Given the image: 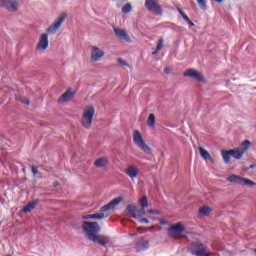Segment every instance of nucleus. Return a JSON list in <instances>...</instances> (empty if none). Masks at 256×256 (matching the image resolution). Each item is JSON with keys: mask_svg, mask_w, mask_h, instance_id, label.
I'll return each instance as SVG.
<instances>
[{"mask_svg": "<svg viewBox=\"0 0 256 256\" xmlns=\"http://www.w3.org/2000/svg\"><path fill=\"white\" fill-rule=\"evenodd\" d=\"M249 147H251V141L245 140L244 142H242L240 149L242 151H244V153H245V151H247V149H249Z\"/></svg>", "mask_w": 256, "mask_h": 256, "instance_id": "28", "label": "nucleus"}, {"mask_svg": "<svg viewBox=\"0 0 256 256\" xmlns=\"http://www.w3.org/2000/svg\"><path fill=\"white\" fill-rule=\"evenodd\" d=\"M216 3H223L224 0H214Z\"/></svg>", "mask_w": 256, "mask_h": 256, "instance_id": "44", "label": "nucleus"}, {"mask_svg": "<svg viewBox=\"0 0 256 256\" xmlns=\"http://www.w3.org/2000/svg\"><path fill=\"white\" fill-rule=\"evenodd\" d=\"M181 233H185V226L181 223H177L168 229V234L172 239H179Z\"/></svg>", "mask_w": 256, "mask_h": 256, "instance_id": "7", "label": "nucleus"}, {"mask_svg": "<svg viewBox=\"0 0 256 256\" xmlns=\"http://www.w3.org/2000/svg\"><path fill=\"white\" fill-rule=\"evenodd\" d=\"M118 63L121 64V65H123L124 67H127V65H129V64H127V62H125V60H123V59H118Z\"/></svg>", "mask_w": 256, "mask_h": 256, "instance_id": "33", "label": "nucleus"}, {"mask_svg": "<svg viewBox=\"0 0 256 256\" xmlns=\"http://www.w3.org/2000/svg\"><path fill=\"white\" fill-rule=\"evenodd\" d=\"M82 229L84 235L89 241H92V243H97L98 245H102V247L111 243V238H109V236L98 234L99 231H101V227L97 222L84 221L82 223Z\"/></svg>", "mask_w": 256, "mask_h": 256, "instance_id": "1", "label": "nucleus"}, {"mask_svg": "<svg viewBox=\"0 0 256 256\" xmlns=\"http://www.w3.org/2000/svg\"><path fill=\"white\" fill-rule=\"evenodd\" d=\"M69 99H73V92L71 89L67 90L59 99L60 103H63L65 101H69Z\"/></svg>", "mask_w": 256, "mask_h": 256, "instance_id": "20", "label": "nucleus"}, {"mask_svg": "<svg viewBox=\"0 0 256 256\" xmlns=\"http://www.w3.org/2000/svg\"><path fill=\"white\" fill-rule=\"evenodd\" d=\"M49 47V34L44 33L40 37V41L37 45L38 51H45Z\"/></svg>", "mask_w": 256, "mask_h": 256, "instance_id": "14", "label": "nucleus"}, {"mask_svg": "<svg viewBox=\"0 0 256 256\" xmlns=\"http://www.w3.org/2000/svg\"><path fill=\"white\" fill-rule=\"evenodd\" d=\"M230 153L234 159H241V157H243V155H245L244 150H242L240 148L232 149V150H230Z\"/></svg>", "mask_w": 256, "mask_h": 256, "instance_id": "19", "label": "nucleus"}, {"mask_svg": "<svg viewBox=\"0 0 256 256\" xmlns=\"http://www.w3.org/2000/svg\"><path fill=\"white\" fill-rule=\"evenodd\" d=\"M256 165L255 164H251L247 169L246 171H249V169H255Z\"/></svg>", "mask_w": 256, "mask_h": 256, "instance_id": "41", "label": "nucleus"}, {"mask_svg": "<svg viewBox=\"0 0 256 256\" xmlns=\"http://www.w3.org/2000/svg\"><path fill=\"white\" fill-rule=\"evenodd\" d=\"M184 77H192V79H196V81H203V75L195 69L188 70L184 73Z\"/></svg>", "mask_w": 256, "mask_h": 256, "instance_id": "15", "label": "nucleus"}, {"mask_svg": "<svg viewBox=\"0 0 256 256\" xmlns=\"http://www.w3.org/2000/svg\"><path fill=\"white\" fill-rule=\"evenodd\" d=\"M95 115V108L93 107H87L82 116V125L85 127V129H89L91 125H93V117Z\"/></svg>", "mask_w": 256, "mask_h": 256, "instance_id": "4", "label": "nucleus"}, {"mask_svg": "<svg viewBox=\"0 0 256 256\" xmlns=\"http://www.w3.org/2000/svg\"><path fill=\"white\" fill-rule=\"evenodd\" d=\"M32 173L33 175H37L39 173V170L37 169V167L35 166L32 167Z\"/></svg>", "mask_w": 256, "mask_h": 256, "instance_id": "34", "label": "nucleus"}, {"mask_svg": "<svg viewBox=\"0 0 256 256\" xmlns=\"http://www.w3.org/2000/svg\"><path fill=\"white\" fill-rule=\"evenodd\" d=\"M227 181L229 183H233L234 185H245L246 187H253L255 185V182L248 178H243L239 175L231 174L228 178Z\"/></svg>", "mask_w": 256, "mask_h": 256, "instance_id": "5", "label": "nucleus"}, {"mask_svg": "<svg viewBox=\"0 0 256 256\" xmlns=\"http://www.w3.org/2000/svg\"><path fill=\"white\" fill-rule=\"evenodd\" d=\"M156 49L157 51L163 49V38L159 39Z\"/></svg>", "mask_w": 256, "mask_h": 256, "instance_id": "32", "label": "nucleus"}, {"mask_svg": "<svg viewBox=\"0 0 256 256\" xmlns=\"http://www.w3.org/2000/svg\"><path fill=\"white\" fill-rule=\"evenodd\" d=\"M65 19H67V13L63 12L58 16V18L47 28V33L49 35H55L58 29H61V25L65 23Z\"/></svg>", "mask_w": 256, "mask_h": 256, "instance_id": "3", "label": "nucleus"}, {"mask_svg": "<svg viewBox=\"0 0 256 256\" xmlns=\"http://www.w3.org/2000/svg\"><path fill=\"white\" fill-rule=\"evenodd\" d=\"M177 11H178V13H180L181 16L185 14V12H183V10L181 8H177Z\"/></svg>", "mask_w": 256, "mask_h": 256, "instance_id": "42", "label": "nucleus"}, {"mask_svg": "<svg viewBox=\"0 0 256 256\" xmlns=\"http://www.w3.org/2000/svg\"><path fill=\"white\" fill-rule=\"evenodd\" d=\"M1 7L7 9V11H17L19 9V2L17 0H1L0 1Z\"/></svg>", "mask_w": 256, "mask_h": 256, "instance_id": "10", "label": "nucleus"}, {"mask_svg": "<svg viewBox=\"0 0 256 256\" xmlns=\"http://www.w3.org/2000/svg\"><path fill=\"white\" fill-rule=\"evenodd\" d=\"M126 175L130 177V179H137L139 175V170L135 166H128V168L125 170Z\"/></svg>", "mask_w": 256, "mask_h": 256, "instance_id": "17", "label": "nucleus"}, {"mask_svg": "<svg viewBox=\"0 0 256 256\" xmlns=\"http://www.w3.org/2000/svg\"><path fill=\"white\" fill-rule=\"evenodd\" d=\"M83 219H105V214L103 212L95 213V214H88V215L83 216Z\"/></svg>", "mask_w": 256, "mask_h": 256, "instance_id": "22", "label": "nucleus"}, {"mask_svg": "<svg viewBox=\"0 0 256 256\" xmlns=\"http://www.w3.org/2000/svg\"><path fill=\"white\" fill-rule=\"evenodd\" d=\"M201 9H207V2L205 0H196Z\"/></svg>", "mask_w": 256, "mask_h": 256, "instance_id": "30", "label": "nucleus"}, {"mask_svg": "<svg viewBox=\"0 0 256 256\" xmlns=\"http://www.w3.org/2000/svg\"><path fill=\"white\" fill-rule=\"evenodd\" d=\"M221 155L224 163L226 164L231 163V157H232L231 150L222 151Z\"/></svg>", "mask_w": 256, "mask_h": 256, "instance_id": "21", "label": "nucleus"}, {"mask_svg": "<svg viewBox=\"0 0 256 256\" xmlns=\"http://www.w3.org/2000/svg\"><path fill=\"white\" fill-rule=\"evenodd\" d=\"M123 201V197H118L116 199H113L108 204L101 207L102 213H107V211H115V207L119 205Z\"/></svg>", "mask_w": 256, "mask_h": 256, "instance_id": "11", "label": "nucleus"}, {"mask_svg": "<svg viewBox=\"0 0 256 256\" xmlns=\"http://www.w3.org/2000/svg\"><path fill=\"white\" fill-rule=\"evenodd\" d=\"M140 205H141V207H143V208L149 207V203H148V201H147V196H143V197L140 199Z\"/></svg>", "mask_w": 256, "mask_h": 256, "instance_id": "29", "label": "nucleus"}, {"mask_svg": "<svg viewBox=\"0 0 256 256\" xmlns=\"http://www.w3.org/2000/svg\"><path fill=\"white\" fill-rule=\"evenodd\" d=\"M148 127H155V114H150L147 121Z\"/></svg>", "mask_w": 256, "mask_h": 256, "instance_id": "27", "label": "nucleus"}, {"mask_svg": "<svg viewBox=\"0 0 256 256\" xmlns=\"http://www.w3.org/2000/svg\"><path fill=\"white\" fill-rule=\"evenodd\" d=\"M186 23H188V25H190V27H195V23H193L190 19H188L186 21Z\"/></svg>", "mask_w": 256, "mask_h": 256, "instance_id": "39", "label": "nucleus"}, {"mask_svg": "<svg viewBox=\"0 0 256 256\" xmlns=\"http://www.w3.org/2000/svg\"><path fill=\"white\" fill-rule=\"evenodd\" d=\"M164 71L165 73H169V68H166Z\"/></svg>", "mask_w": 256, "mask_h": 256, "instance_id": "45", "label": "nucleus"}, {"mask_svg": "<svg viewBox=\"0 0 256 256\" xmlns=\"http://www.w3.org/2000/svg\"><path fill=\"white\" fill-rule=\"evenodd\" d=\"M133 141L141 151H144V153H151V148L145 144V140H143V136H141V132L138 130L134 131Z\"/></svg>", "mask_w": 256, "mask_h": 256, "instance_id": "6", "label": "nucleus"}, {"mask_svg": "<svg viewBox=\"0 0 256 256\" xmlns=\"http://www.w3.org/2000/svg\"><path fill=\"white\" fill-rule=\"evenodd\" d=\"M103 57H105V51L97 46H92L91 61L97 63V61H101Z\"/></svg>", "mask_w": 256, "mask_h": 256, "instance_id": "9", "label": "nucleus"}, {"mask_svg": "<svg viewBox=\"0 0 256 256\" xmlns=\"http://www.w3.org/2000/svg\"><path fill=\"white\" fill-rule=\"evenodd\" d=\"M159 53V51H157V49L154 51V52H152V55H157Z\"/></svg>", "mask_w": 256, "mask_h": 256, "instance_id": "43", "label": "nucleus"}, {"mask_svg": "<svg viewBox=\"0 0 256 256\" xmlns=\"http://www.w3.org/2000/svg\"><path fill=\"white\" fill-rule=\"evenodd\" d=\"M38 203H39V200H34L29 202L26 206L23 207L22 213H30V211H33V209L37 207Z\"/></svg>", "mask_w": 256, "mask_h": 256, "instance_id": "18", "label": "nucleus"}, {"mask_svg": "<svg viewBox=\"0 0 256 256\" xmlns=\"http://www.w3.org/2000/svg\"><path fill=\"white\" fill-rule=\"evenodd\" d=\"M126 211L129 217H132L133 219H141V214L139 212V208L137 207V205H128Z\"/></svg>", "mask_w": 256, "mask_h": 256, "instance_id": "13", "label": "nucleus"}, {"mask_svg": "<svg viewBox=\"0 0 256 256\" xmlns=\"http://www.w3.org/2000/svg\"><path fill=\"white\" fill-rule=\"evenodd\" d=\"M150 244L147 240H144L141 238L137 243H136V251L137 253H141V251H147L149 249Z\"/></svg>", "mask_w": 256, "mask_h": 256, "instance_id": "16", "label": "nucleus"}, {"mask_svg": "<svg viewBox=\"0 0 256 256\" xmlns=\"http://www.w3.org/2000/svg\"><path fill=\"white\" fill-rule=\"evenodd\" d=\"M22 103H24V105H29L30 101L29 99L25 98Z\"/></svg>", "mask_w": 256, "mask_h": 256, "instance_id": "40", "label": "nucleus"}, {"mask_svg": "<svg viewBox=\"0 0 256 256\" xmlns=\"http://www.w3.org/2000/svg\"><path fill=\"white\" fill-rule=\"evenodd\" d=\"M116 37L119 39H123V41H126L127 43H131V38L129 37V34H127V31L121 28H117L115 26L112 27Z\"/></svg>", "mask_w": 256, "mask_h": 256, "instance_id": "12", "label": "nucleus"}, {"mask_svg": "<svg viewBox=\"0 0 256 256\" xmlns=\"http://www.w3.org/2000/svg\"><path fill=\"white\" fill-rule=\"evenodd\" d=\"M133 11V6H131V3H127L122 7V13H131Z\"/></svg>", "mask_w": 256, "mask_h": 256, "instance_id": "26", "label": "nucleus"}, {"mask_svg": "<svg viewBox=\"0 0 256 256\" xmlns=\"http://www.w3.org/2000/svg\"><path fill=\"white\" fill-rule=\"evenodd\" d=\"M199 213L200 215L207 216L211 213V208H209L208 206H203L202 208H200Z\"/></svg>", "mask_w": 256, "mask_h": 256, "instance_id": "25", "label": "nucleus"}, {"mask_svg": "<svg viewBox=\"0 0 256 256\" xmlns=\"http://www.w3.org/2000/svg\"><path fill=\"white\" fill-rule=\"evenodd\" d=\"M148 213H149L150 215H161V211L155 210V209H150V210H148Z\"/></svg>", "mask_w": 256, "mask_h": 256, "instance_id": "31", "label": "nucleus"}, {"mask_svg": "<svg viewBox=\"0 0 256 256\" xmlns=\"http://www.w3.org/2000/svg\"><path fill=\"white\" fill-rule=\"evenodd\" d=\"M139 223H146V224H148L149 223V219H147V218L139 219Z\"/></svg>", "mask_w": 256, "mask_h": 256, "instance_id": "35", "label": "nucleus"}, {"mask_svg": "<svg viewBox=\"0 0 256 256\" xmlns=\"http://www.w3.org/2000/svg\"><path fill=\"white\" fill-rule=\"evenodd\" d=\"M199 153L202 159H204L205 161H209V159H211V154H209L208 151L205 150L204 148L199 147Z\"/></svg>", "mask_w": 256, "mask_h": 256, "instance_id": "23", "label": "nucleus"}, {"mask_svg": "<svg viewBox=\"0 0 256 256\" xmlns=\"http://www.w3.org/2000/svg\"><path fill=\"white\" fill-rule=\"evenodd\" d=\"M189 253L195 256H211V251L201 242H193L188 247Z\"/></svg>", "mask_w": 256, "mask_h": 256, "instance_id": "2", "label": "nucleus"}, {"mask_svg": "<svg viewBox=\"0 0 256 256\" xmlns=\"http://www.w3.org/2000/svg\"><path fill=\"white\" fill-rule=\"evenodd\" d=\"M145 7L154 15H163V10H161V6H159L156 0H146Z\"/></svg>", "mask_w": 256, "mask_h": 256, "instance_id": "8", "label": "nucleus"}, {"mask_svg": "<svg viewBox=\"0 0 256 256\" xmlns=\"http://www.w3.org/2000/svg\"><path fill=\"white\" fill-rule=\"evenodd\" d=\"M138 211L140 212L141 217L145 215V208H138Z\"/></svg>", "mask_w": 256, "mask_h": 256, "instance_id": "36", "label": "nucleus"}, {"mask_svg": "<svg viewBox=\"0 0 256 256\" xmlns=\"http://www.w3.org/2000/svg\"><path fill=\"white\" fill-rule=\"evenodd\" d=\"M95 167H107V159L99 158L94 163Z\"/></svg>", "mask_w": 256, "mask_h": 256, "instance_id": "24", "label": "nucleus"}, {"mask_svg": "<svg viewBox=\"0 0 256 256\" xmlns=\"http://www.w3.org/2000/svg\"><path fill=\"white\" fill-rule=\"evenodd\" d=\"M169 222L167 220L160 219V225H168Z\"/></svg>", "mask_w": 256, "mask_h": 256, "instance_id": "38", "label": "nucleus"}, {"mask_svg": "<svg viewBox=\"0 0 256 256\" xmlns=\"http://www.w3.org/2000/svg\"><path fill=\"white\" fill-rule=\"evenodd\" d=\"M181 17H182V19H184V21H186V22L189 21V16H187V14L184 13L181 15Z\"/></svg>", "mask_w": 256, "mask_h": 256, "instance_id": "37", "label": "nucleus"}]
</instances>
